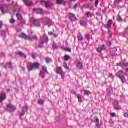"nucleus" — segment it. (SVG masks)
I'll return each instance as SVG.
<instances>
[{"label":"nucleus","instance_id":"f257e3e1","mask_svg":"<svg viewBox=\"0 0 128 128\" xmlns=\"http://www.w3.org/2000/svg\"><path fill=\"white\" fill-rule=\"evenodd\" d=\"M40 66V64L38 63L32 64L28 62L27 64V68L29 72H32L34 70H38Z\"/></svg>","mask_w":128,"mask_h":128},{"label":"nucleus","instance_id":"f03ea898","mask_svg":"<svg viewBox=\"0 0 128 128\" xmlns=\"http://www.w3.org/2000/svg\"><path fill=\"white\" fill-rule=\"evenodd\" d=\"M56 73L60 76L62 80H64V78H66V73L64 72L62 66L57 67Z\"/></svg>","mask_w":128,"mask_h":128},{"label":"nucleus","instance_id":"7ed1b4c3","mask_svg":"<svg viewBox=\"0 0 128 128\" xmlns=\"http://www.w3.org/2000/svg\"><path fill=\"white\" fill-rule=\"evenodd\" d=\"M48 37L46 36H44L43 38H42V42L38 46V48H44V42H46V44H48L49 42Z\"/></svg>","mask_w":128,"mask_h":128},{"label":"nucleus","instance_id":"20e7f679","mask_svg":"<svg viewBox=\"0 0 128 128\" xmlns=\"http://www.w3.org/2000/svg\"><path fill=\"white\" fill-rule=\"evenodd\" d=\"M122 74H124V71L120 70L117 72L116 76L121 80L123 84H124V82H126V77H124Z\"/></svg>","mask_w":128,"mask_h":128},{"label":"nucleus","instance_id":"39448f33","mask_svg":"<svg viewBox=\"0 0 128 128\" xmlns=\"http://www.w3.org/2000/svg\"><path fill=\"white\" fill-rule=\"evenodd\" d=\"M6 110L7 112H15L16 110V108L14 106L10 104H8L7 105L6 108Z\"/></svg>","mask_w":128,"mask_h":128},{"label":"nucleus","instance_id":"423d86ee","mask_svg":"<svg viewBox=\"0 0 128 128\" xmlns=\"http://www.w3.org/2000/svg\"><path fill=\"white\" fill-rule=\"evenodd\" d=\"M106 45H100L98 48H96V50L98 52L100 53L104 50H106Z\"/></svg>","mask_w":128,"mask_h":128},{"label":"nucleus","instance_id":"0eeeda50","mask_svg":"<svg viewBox=\"0 0 128 128\" xmlns=\"http://www.w3.org/2000/svg\"><path fill=\"white\" fill-rule=\"evenodd\" d=\"M45 6L48 10H51V8H52V6H54V4L50 1H47L45 2Z\"/></svg>","mask_w":128,"mask_h":128},{"label":"nucleus","instance_id":"6e6552de","mask_svg":"<svg viewBox=\"0 0 128 128\" xmlns=\"http://www.w3.org/2000/svg\"><path fill=\"white\" fill-rule=\"evenodd\" d=\"M88 21L87 19H86V20H81L80 21V24L82 26H88Z\"/></svg>","mask_w":128,"mask_h":128},{"label":"nucleus","instance_id":"1a4fd4ad","mask_svg":"<svg viewBox=\"0 0 128 128\" xmlns=\"http://www.w3.org/2000/svg\"><path fill=\"white\" fill-rule=\"evenodd\" d=\"M6 98V95L4 92H1L0 94V102H2Z\"/></svg>","mask_w":128,"mask_h":128},{"label":"nucleus","instance_id":"9d476101","mask_svg":"<svg viewBox=\"0 0 128 128\" xmlns=\"http://www.w3.org/2000/svg\"><path fill=\"white\" fill-rule=\"evenodd\" d=\"M69 18L70 20H71V22H76V14L70 13L69 16Z\"/></svg>","mask_w":128,"mask_h":128},{"label":"nucleus","instance_id":"9b49d317","mask_svg":"<svg viewBox=\"0 0 128 128\" xmlns=\"http://www.w3.org/2000/svg\"><path fill=\"white\" fill-rule=\"evenodd\" d=\"M19 38H23L24 40H28V36H26V34L24 33H21L19 35Z\"/></svg>","mask_w":128,"mask_h":128},{"label":"nucleus","instance_id":"f8f14e48","mask_svg":"<svg viewBox=\"0 0 128 128\" xmlns=\"http://www.w3.org/2000/svg\"><path fill=\"white\" fill-rule=\"evenodd\" d=\"M112 26V20H110L108 21L107 24L105 25L106 28H110Z\"/></svg>","mask_w":128,"mask_h":128},{"label":"nucleus","instance_id":"ddd939ff","mask_svg":"<svg viewBox=\"0 0 128 128\" xmlns=\"http://www.w3.org/2000/svg\"><path fill=\"white\" fill-rule=\"evenodd\" d=\"M16 54H18V56H20V58H27L26 55L22 52L18 51Z\"/></svg>","mask_w":128,"mask_h":128},{"label":"nucleus","instance_id":"4468645a","mask_svg":"<svg viewBox=\"0 0 128 128\" xmlns=\"http://www.w3.org/2000/svg\"><path fill=\"white\" fill-rule=\"evenodd\" d=\"M8 6L6 4H0V10L2 12V14H4V8Z\"/></svg>","mask_w":128,"mask_h":128},{"label":"nucleus","instance_id":"2eb2a0df","mask_svg":"<svg viewBox=\"0 0 128 128\" xmlns=\"http://www.w3.org/2000/svg\"><path fill=\"white\" fill-rule=\"evenodd\" d=\"M34 12H36L38 14H44V11H42V9L34 8Z\"/></svg>","mask_w":128,"mask_h":128},{"label":"nucleus","instance_id":"dca6fc26","mask_svg":"<svg viewBox=\"0 0 128 128\" xmlns=\"http://www.w3.org/2000/svg\"><path fill=\"white\" fill-rule=\"evenodd\" d=\"M38 40V36H28V40Z\"/></svg>","mask_w":128,"mask_h":128},{"label":"nucleus","instance_id":"f3484780","mask_svg":"<svg viewBox=\"0 0 128 128\" xmlns=\"http://www.w3.org/2000/svg\"><path fill=\"white\" fill-rule=\"evenodd\" d=\"M117 66H122L123 70H124V68L128 66V63H119L117 64Z\"/></svg>","mask_w":128,"mask_h":128},{"label":"nucleus","instance_id":"a211bd4d","mask_svg":"<svg viewBox=\"0 0 128 128\" xmlns=\"http://www.w3.org/2000/svg\"><path fill=\"white\" fill-rule=\"evenodd\" d=\"M33 24L35 26H40V22L38 20H34Z\"/></svg>","mask_w":128,"mask_h":128},{"label":"nucleus","instance_id":"6ab92c4d","mask_svg":"<svg viewBox=\"0 0 128 128\" xmlns=\"http://www.w3.org/2000/svg\"><path fill=\"white\" fill-rule=\"evenodd\" d=\"M76 96L77 97L80 104H82V94H78L76 95Z\"/></svg>","mask_w":128,"mask_h":128},{"label":"nucleus","instance_id":"aec40b11","mask_svg":"<svg viewBox=\"0 0 128 128\" xmlns=\"http://www.w3.org/2000/svg\"><path fill=\"white\" fill-rule=\"evenodd\" d=\"M77 68H78L79 70H82V68H84V66L82 65V63L81 62H78L77 64Z\"/></svg>","mask_w":128,"mask_h":128},{"label":"nucleus","instance_id":"412c9836","mask_svg":"<svg viewBox=\"0 0 128 128\" xmlns=\"http://www.w3.org/2000/svg\"><path fill=\"white\" fill-rule=\"evenodd\" d=\"M46 24L47 26H50L52 24V20H50V18L46 19Z\"/></svg>","mask_w":128,"mask_h":128},{"label":"nucleus","instance_id":"4be33fe9","mask_svg":"<svg viewBox=\"0 0 128 128\" xmlns=\"http://www.w3.org/2000/svg\"><path fill=\"white\" fill-rule=\"evenodd\" d=\"M39 76L42 78H46V73L44 71H40Z\"/></svg>","mask_w":128,"mask_h":128},{"label":"nucleus","instance_id":"5701e85b","mask_svg":"<svg viewBox=\"0 0 128 128\" xmlns=\"http://www.w3.org/2000/svg\"><path fill=\"white\" fill-rule=\"evenodd\" d=\"M45 60L46 64H50L52 62V60L48 57L46 58Z\"/></svg>","mask_w":128,"mask_h":128},{"label":"nucleus","instance_id":"b1692460","mask_svg":"<svg viewBox=\"0 0 128 128\" xmlns=\"http://www.w3.org/2000/svg\"><path fill=\"white\" fill-rule=\"evenodd\" d=\"M88 18H92V16H94V13H92L91 12H88L86 14Z\"/></svg>","mask_w":128,"mask_h":128},{"label":"nucleus","instance_id":"393cba45","mask_svg":"<svg viewBox=\"0 0 128 128\" xmlns=\"http://www.w3.org/2000/svg\"><path fill=\"white\" fill-rule=\"evenodd\" d=\"M78 40L80 42H82V40H84V38L82 37V34H80L78 36Z\"/></svg>","mask_w":128,"mask_h":128},{"label":"nucleus","instance_id":"a878e982","mask_svg":"<svg viewBox=\"0 0 128 128\" xmlns=\"http://www.w3.org/2000/svg\"><path fill=\"white\" fill-rule=\"evenodd\" d=\"M84 95L88 96H90V94H92V92H90L88 90H84Z\"/></svg>","mask_w":128,"mask_h":128},{"label":"nucleus","instance_id":"bb28decb","mask_svg":"<svg viewBox=\"0 0 128 128\" xmlns=\"http://www.w3.org/2000/svg\"><path fill=\"white\" fill-rule=\"evenodd\" d=\"M114 108L116 110H122V108H120V106L118 104H116L114 106Z\"/></svg>","mask_w":128,"mask_h":128},{"label":"nucleus","instance_id":"cd10ccee","mask_svg":"<svg viewBox=\"0 0 128 128\" xmlns=\"http://www.w3.org/2000/svg\"><path fill=\"white\" fill-rule=\"evenodd\" d=\"M32 56L34 60L36 59L38 56V54L36 53H32Z\"/></svg>","mask_w":128,"mask_h":128},{"label":"nucleus","instance_id":"c85d7f7f","mask_svg":"<svg viewBox=\"0 0 128 128\" xmlns=\"http://www.w3.org/2000/svg\"><path fill=\"white\" fill-rule=\"evenodd\" d=\"M16 17L18 18V20H22V15L20 13L17 14Z\"/></svg>","mask_w":128,"mask_h":128},{"label":"nucleus","instance_id":"c756f323","mask_svg":"<svg viewBox=\"0 0 128 128\" xmlns=\"http://www.w3.org/2000/svg\"><path fill=\"white\" fill-rule=\"evenodd\" d=\"M64 58H65V62H68V60H70V56L68 55H65Z\"/></svg>","mask_w":128,"mask_h":128},{"label":"nucleus","instance_id":"7c9ffc66","mask_svg":"<svg viewBox=\"0 0 128 128\" xmlns=\"http://www.w3.org/2000/svg\"><path fill=\"white\" fill-rule=\"evenodd\" d=\"M58 4H62L64 2V0H56Z\"/></svg>","mask_w":128,"mask_h":128},{"label":"nucleus","instance_id":"2f4dec72","mask_svg":"<svg viewBox=\"0 0 128 128\" xmlns=\"http://www.w3.org/2000/svg\"><path fill=\"white\" fill-rule=\"evenodd\" d=\"M63 66L66 70H69L68 66V64H66V62L63 64Z\"/></svg>","mask_w":128,"mask_h":128},{"label":"nucleus","instance_id":"473e14b6","mask_svg":"<svg viewBox=\"0 0 128 128\" xmlns=\"http://www.w3.org/2000/svg\"><path fill=\"white\" fill-rule=\"evenodd\" d=\"M42 70H44V72H46V74H48V68H46V66H43Z\"/></svg>","mask_w":128,"mask_h":128},{"label":"nucleus","instance_id":"72a5a7b5","mask_svg":"<svg viewBox=\"0 0 128 128\" xmlns=\"http://www.w3.org/2000/svg\"><path fill=\"white\" fill-rule=\"evenodd\" d=\"M26 6H31L32 5V2H26Z\"/></svg>","mask_w":128,"mask_h":128},{"label":"nucleus","instance_id":"f704fd0d","mask_svg":"<svg viewBox=\"0 0 128 128\" xmlns=\"http://www.w3.org/2000/svg\"><path fill=\"white\" fill-rule=\"evenodd\" d=\"M64 50L66 52H72V49L70 48H64Z\"/></svg>","mask_w":128,"mask_h":128},{"label":"nucleus","instance_id":"c9c22d12","mask_svg":"<svg viewBox=\"0 0 128 128\" xmlns=\"http://www.w3.org/2000/svg\"><path fill=\"white\" fill-rule=\"evenodd\" d=\"M118 22H122V16L120 14H118Z\"/></svg>","mask_w":128,"mask_h":128},{"label":"nucleus","instance_id":"e433bc0d","mask_svg":"<svg viewBox=\"0 0 128 128\" xmlns=\"http://www.w3.org/2000/svg\"><path fill=\"white\" fill-rule=\"evenodd\" d=\"M38 104H44V102L42 100H38Z\"/></svg>","mask_w":128,"mask_h":128},{"label":"nucleus","instance_id":"4c0bfd02","mask_svg":"<svg viewBox=\"0 0 128 128\" xmlns=\"http://www.w3.org/2000/svg\"><path fill=\"white\" fill-rule=\"evenodd\" d=\"M98 2H100V0H96L95 2V6L96 8H98Z\"/></svg>","mask_w":128,"mask_h":128},{"label":"nucleus","instance_id":"58836bf2","mask_svg":"<svg viewBox=\"0 0 128 128\" xmlns=\"http://www.w3.org/2000/svg\"><path fill=\"white\" fill-rule=\"evenodd\" d=\"M28 106H25L24 108V112H26V110H28Z\"/></svg>","mask_w":128,"mask_h":128},{"label":"nucleus","instance_id":"ea45409f","mask_svg":"<svg viewBox=\"0 0 128 128\" xmlns=\"http://www.w3.org/2000/svg\"><path fill=\"white\" fill-rule=\"evenodd\" d=\"M10 24H14L16 22V20L12 18L11 20H10Z\"/></svg>","mask_w":128,"mask_h":128},{"label":"nucleus","instance_id":"a19ab883","mask_svg":"<svg viewBox=\"0 0 128 128\" xmlns=\"http://www.w3.org/2000/svg\"><path fill=\"white\" fill-rule=\"evenodd\" d=\"M4 24L2 23V22H0V30H2V28Z\"/></svg>","mask_w":128,"mask_h":128},{"label":"nucleus","instance_id":"79ce46f5","mask_svg":"<svg viewBox=\"0 0 128 128\" xmlns=\"http://www.w3.org/2000/svg\"><path fill=\"white\" fill-rule=\"evenodd\" d=\"M122 2V0H116L115 2L116 4H120V2Z\"/></svg>","mask_w":128,"mask_h":128},{"label":"nucleus","instance_id":"37998d69","mask_svg":"<svg viewBox=\"0 0 128 128\" xmlns=\"http://www.w3.org/2000/svg\"><path fill=\"white\" fill-rule=\"evenodd\" d=\"M110 116H112V118H114L116 116V113L113 112V113L110 114Z\"/></svg>","mask_w":128,"mask_h":128},{"label":"nucleus","instance_id":"c03bdc74","mask_svg":"<svg viewBox=\"0 0 128 128\" xmlns=\"http://www.w3.org/2000/svg\"><path fill=\"white\" fill-rule=\"evenodd\" d=\"M112 52H118V50L116 48H114L112 50Z\"/></svg>","mask_w":128,"mask_h":128},{"label":"nucleus","instance_id":"a18cd8bd","mask_svg":"<svg viewBox=\"0 0 128 128\" xmlns=\"http://www.w3.org/2000/svg\"><path fill=\"white\" fill-rule=\"evenodd\" d=\"M53 48L54 50H58V46L56 44L53 45Z\"/></svg>","mask_w":128,"mask_h":128},{"label":"nucleus","instance_id":"49530a36","mask_svg":"<svg viewBox=\"0 0 128 128\" xmlns=\"http://www.w3.org/2000/svg\"><path fill=\"white\" fill-rule=\"evenodd\" d=\"M77 8H78V4H76L74 6V10H76Z\"/></svg>","mask_w":128,"mask_h":128},{"label":"nucleus","instance_id":"de8ad7c7","mask_svg":"<svg viewBox=\"0 0 128 128\" xmlns=\"http://www.w3.org/2000/svg\"><path fill=\"white\" fill-rule=\"evenodd\" d=\"M46 2L44 1V0H42L40 2V4H46Z\"/></svg>","mask_w":128,"mask_h":128},{"label":"nucleus","instance_id":"09e8293b","mask_svg":"<svg viewBox=\"0 0 128 128\" xmlns=\"http://www.w3.org/2000/svg\"><path fill=\"white\" fill-rule=\"evenodd\" d=\"M124 118H128V113H124Z\"/></svg>","mask_w":128,"mask_h":128},{"label":"nucleus","instance_id":"8fccbe9b","mask_svg":"<svg viewBox=\"0 0 128 128\" xmlns=\"http://www.w3.org/2000/svg\"><path fill=\"white\" fill-rule=\"evenodd\" d=\"M85 38L87 39V40H90V35L87 34L85 36Z\"/></svg>","mask_w":128,"mask_h":128},{"label":"nucleus","instance_id":"3c124183","mask_svg":"<svg viewBox=\"0 0 128 128\" xmlns=\"http://www.w3.org/2000/svg\"><path fill=\"white\" fill-rule=\"evenodd\" d=\"M71 94H74L75 96H76V92H74V91H72L71 92Z\"/></svg>","mask_w":128,"mask_h":128},{"label":"nucleus","instance_id":"603ef678","mask_svg":"<svg viewBox=\"0 0 128 128\" xmlns=\"http://www.w3.org/2000/svg\"><path fill=\"white\" fill-rule=\"evenodd\" d=\"M95 122H100V120H98V118H96Z\"/></svg>","mask_w":128,"mask_h":128},{"label":"nucleus","instance_id":"864d4df0","mask_svg":"<svg viewBox=\"0 0 128 128\" xmlns=\"http://www.w3.org/2000/svg\"><path fill=\"white\" fill-rule=\"evenodd\" d=\"M48 34H49V36H51L54 35V33H53V32H50L48 33Z\"/></svg>","mask_w":128,"mask_h":128},{"label":"nucleus","instance_id":"5fc2aeb1","mask_svg":"<svg viewBox=\"0 0 128 128\" xmlns=\"http://www.w3.org/2000/svg\"><path fill=\"white\" fill-rule=\"evenodd\" d=\"M96 14L97 16H100V12H97L96 13Z\"/></svg>","mask_w":128,"mask_h":128},{"label":"nucleus","instance_id":"6e6d98bb","mask_svg":"<svg viewBox=\"0 0 128 128\" xmlns=\"http://www.w3.org/2000/svg\"><path fill=\"white\" fill-rule=\"evenodd\" d=\"M114 76L112 74H109V78H113Z\"/></svg>","mask_w":128,"mask_h":128},{"label":"nucleus","instance_id":"4d7b16f0","mask_svg":"<svg viewBox=\"0 0 128 128\" xmlns=\"http://www.w3.org/2000/svg\"><path fill=\"white\" fill-rule=\"evenodd\" d=\"M58 34H54V38H58Z\"/></svg>","mask_w":128,"mask_h":128},{"label":"nucleus","instance_id":"13d9d810","mask_svg":"<svg viewBox=\"0 0 128 128\" xmlns=\"http://www.w3.org/2000/svg\"><path fill=\"white\" fill-rule=\"evenodd\" d=\"M23 1H24V4H26V2H28V0H23Z\"/></svg>","mask_w":128,"mask_h":128},{"label":"nucleus","instance_id":"bf43d9fd","mask_svg":"<svg viewBox=\"0 0 128 128\" xmlns=\"http://www.w3.org/2000/svg\"><path fill=\"white\" fill-rule=\"evenodd\" d=\"M109 44H110L109 46H112V41H110Z\"/></svg>","mask_w":128,"mask_h":128},{"label":"nucleus","instance_id":"052dcab7","mask_svg":"<svg viewBox=\"0 0 128 128\" xmlns=\"http://www.w3.org/2000/svg\"><path fill=\"white\" fill-rule=\"evenodd\" d=\"M7 92H10V90L8 89Z\"/></svg>","mask_w":128,"mask_h":128},{"label":"nucleus","instance_id":"680f3d73","mask_svg":"<svg viewBox=\"0 0 128 128\" xmlns=\"http://www.w3.org/2000/svg\"><path fill=\"white\" fill-rule=\"evenodd\" d=\"M24 114H24V113L21 114V116H24Z\"/></svg>","mask_w":128,"mask_h":128},{"label":"nucleus","instance_id":"e2e57ef3","mask_svg":"<svg viewBox=\"0 0 128 128\" xmlns=\"http://www.w3.org/2000/svg\"><path fill=\"white\" fill-rule=\"evenodd\" d=\"M7 2H10V0H6Z\"/></svg>","mask_w":128,"mask_h":128},{"label":"nucleus","instance_id":"0e129e2a","mask_svg":"<svg viewBox=\"0 0 128 128\" xmlns=\"http://www.w3.org/2000/svg\"><path fill=\"white\" fill-rule=\"evenodd\" d=\"M2 32H6V31L3 30V31H2Z\"/></svg>","mask_w":128,"mask_h":128},{"label":"nucleus","instance_id":"69168bd1","mask_svg":"<svg viewBox=\"0 0 128 128\" xmlns=\"http://www.w3.org/2000/svg\"><path fill=\"white\" fill-rule=\"evenodd\" d=\"M72 2H76V0H72Z\"/></svg>","mask_w":128,"mask_h":128},{"label":"nucleus","instance_id":"338daca9","mask_svg":"<svg viewBox=\"0 0 128 128\" xmlns=\"http://www.w3.org/2000/svg\"><path fill=\"white\" fill-rule=\"evenodd\" d=\"M0 76H2V74L0 72Z\"/></svg>","mask_w":128,"mask_h":128},{"label":"nucleus","instance_id":"774afa93","mask_svg":"<svg viewBox=\"0 0 128 128\" xmlns=\"http://www.w3.org/2000/svg\"><path fill=\"white\" fill-rule=\"evenodd\" d=\"M31 34H34V32H31Z\"/></svg>","mask_w":128,"mask_h":128}]
</instances>
